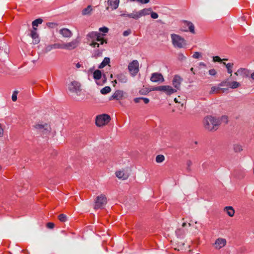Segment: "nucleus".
Wrapping results in <instances>:
<instances>
[{"instance_id":"nucleus-57","label":"nucleus","mask_w":254,"mask_h":254,"mask_svg":"<svg viewBox=\"0 0 254 254\" xmlns=\"http://www.w3.org/2000/svg\"><path fill=\"white\" fill-rule=\"evenodd\" d=\"M174 101H175L176 103H180V101H179L178 100V98H175L174 99Z\"/></svg>"},{"instance_id":"nucleus-43","label":"nucleus","mask_w":254,"mask_h":254,"mask_svg":"<svg viewBox=\"0 0 254 254\" xmlns=\"http://www.w3.org/2000/svg\"><path fill=\"white\" fill-rule=\"evenodd\" d=\"M209 74L211 75L214 76L216 74L217 72L215 69H211L209 70Z\"/></svg>"},{"instance_id":"nucleus-64","label":"nucleus","mask_w":254,"mask_h":254,"mask_svg":"<svg viewBox=\"0 0 254 254\" xmlns=\"http://www.w3.org/2000/svg\"><path fill=\"white\" fill-rule=\"evenodd\" d=\"M110 76H111V78H112L113 77V75L111 74Z\"/></svg>"},{"instance_id":"nucleus-1","label":"nucleus","mask_w":254,"mask_h":254,"mask_svg":"<svg viewBox=\"0 0 254 254\" xmlns=\"http://www.w3.org/2000/svg\"><path fill=\"white\" fill-rule=\"evenodd\" d=\"M88 44L94 48H99L100 46L106 43L104 35L96 32H92L87 35Z\"/></svg>"},{"instance_id":"nucleus-32","label":"nucleus","mask_w":254,"mask_h":254,"mask_svg":"<svg viewBox=\"0 0 254 254\" xmlns=\"http://www.w3.org/2000/svg\"><path fill=\"white\" fill-rule=\"evenodd\" d=\"M92 9L90 5H89L87 6V7L84 8L82 10V14L83 15H86L90 13V12L92 11Z\"/></svg>"},{"instance_id":"nucleus-51","label":"nucleus","mask_w":254,"mask_h":254,"mask_svg":"<svg viewBox=\"0 0 254 254\" xmlns=\"http://www.w3.org/2000/svg\"><path fill=\"white\" fill-rule=\"evenodd\" d=\"M75 67L76 68H79L80 67H82V64L80 63L75 64Z\"/></svg>"},{"instance_id":"nucleus-54","label":"nucleus","mask_w":254,"mask_h":254,"mask_svg":"<svg viewBox=\"0 0 254 254\" xmlns=\"http://www.w3.org/2000/svg\"><path fill=\"white\" fill-rule=\"evenodd\" d=\"M149 2V0H141V1H140V3H147Z\"/></svg>"},{"instance_id":"nucleus-20","label":"nucleus","mask_w":254,"mask_h":254,"mask_svg":"<svg viewBox=\"0 0 254 254\" xmlns=\"http://www.w3.org/2000/svg\"><path fill=\"white\" fill-rule=\"evenodd\" d=\"M60 33L64 37L70 38L72 36V33L67 28H62L60 30Z\"/></svg>"},{"instance_id":"nucleus-21","label":"nucleus","mask_w":254,"mask_h":254,"mask_svg":"<svg viewBox=\"0 0 254 254\" xmlns=\"http://www.w3.org/2000/svg\"><path fill=\"white\" fill-rule=\"evenodd\" d=\"M223 64L225 65L226 67L227 68V72L230 74V78L235 79L234 77L232 76V72H233V68L234 66V64L233 63H229L226 64L225 62L223 63Z\"/></svg>"},{"instance_id":"nucleus-7","label":"nucleus","mask_w":254,"mask_h":254,"mask_svg":"<svg viewBox=\"0 0 254 254\" xmlns=\"http://www.w3.org/2000/svg\"><path fill=\"white\" fill-rule=\"evenodd\" d=\"M107 203V198L105 195L100 194L95 200L94 208L96 209L102 208Z\"/></svg>"},{"instance_id":"nucleus-18","label":"nucleus","mask_w":254,"mask_h":254,"mask_svg":"<svg viewBox=\"0 0 254 254\" xmlns=\"http://www.w3.org/2000/svg\"><path fill=\"white\" fill-rule=\"evenodd\" d=\"M124 94L125 93L123 91L120 90H117L111 97L110 100L115 99L117 100H121L124 98Z\"/></svg>"},{"instance_id":"nucleus-45","label":"nucleus","mask_w":254,"mask_h":254,"mask_svg":"<svg viewBox=\"0 0 254 254\" xmlns=\"http://www.w3.org/2000/svg\"><path fill=\"white\" fill-rule=\"evenodd\" d=\"M178 59L180 61H183L186 59V57L182 53L178 55Z\"/></svg>"},{"instance_id":"nucleus-17","label":"nucleus","mask_w":254,"mask_h":254,"mask_svg":"<svg viewBox=\"0 0 254 254\" xmlns=\"http://www.w3.org/2000/svg\"><path fill=\"white\" fill-rule=\"evenodd\" d=\"M120 0H108V4L109 6L107 7L106 9L109 10L110 8L111 10H115L117 9L119 4Z\"/></svg>"},{"instance_id":"nucleus-61","label":"nucleus","mask_w":254,"mask_h":254,"mask_svg":"<svg viewBox=\"0 0 254 254\" xmlns=\"http://www.w3.org/2000/svg\"><path fill=\"white\" fill-rule=\"evenodd\" d=\"M101 53H102L101 52H98V53L97 54V55L100 56L101 54Z\"/></svg>"},{"instance_id":"nucleus-44","label":"nucleus","mask_w":254,"mask_h":254,"mask_svg":"<svg viewBox=\"0 0 254 254\" xmlns=\"http://www.w3.org/2000/svg\"><path fill=\"white\" fill-rule=\"evenodd\" d=\"M219 88H217L216 87H212L211 89V93H217L219 91Z\"/></svg>"},{"instance_id":"nucleus-30","label":"nucleus","mask_w":254,"mask_h":254,"mask_svg":"<svg viewBox=\"0 0 254 254\" xmlns=\"http://www.w3.org/2000/svg\"><path fill=\"white\" fill-rule=\"evenodd\" d=\"M165 160V157L163 155H158L156 157L155 161L157 163H160Z\"/></svg>"},{"instance_id":"nucleus-25","label":"nucleus","mask_w":254,"mask_h":254,"mask_svg":"<svg viewBox=\"0 0 254 254\" xmlns=\"http://www.w3.org/2000/svg\"><path fill=\"white\" fill-rule=\"evenodd\" d=\"M117 78L119 82L123 83H126L127 80V76L123 73L118 74Z\"/></svg>"},{"instance_id":"nucleus-9","label":"nucleus","mask_w":254,"mask_h":254,"mask_svg":"<svg viewBox=\"0 0 254 254\" xmlns=\"http://www.w3.org/2000/svg\"><path fill=\"white\" fill-rule=\"evenodd\" d=\"M219 85L220 86H228L231 89H236L241 86V84L236 81L230 82L228 80H226L222 81Z\"/></svg>"},{"instance_id":"nucleus-47","label":"nucleus","mask_w":254,"mask_h":254,"mask_svg":"<svg viewBox=\"0 0 254 254\" xmlns=\"http://www.w3.org/2000/svg\"><path fill=\"white\" fill-rule=\"evenodd\" d=\"M47 25L49 27L54 28L55 26H57V24L56 23H54V22H50V23H48L47 24Z\"/></svg>"},{"instance_id":"nucleus-15","label":"nucleus","mask_w":254,"mask_h":254,"mask_svg":"<svg viewBox=\"0 0 254 254\" xmlns=\"http://www.w3.org/2000/svg\"><path fill=\"white\" fill-rule=\"evenodd\" d=\"M150 80L154 82H163L164 81V79L163 75L161 73L156 72L151 74Z\"/></svg>"},{"instance_id":"nucleus-36","label":"nucleus","mask_w":254,"mask_h":254,"mask_svg":"<svg viewBox=\"0 0 254 254\" xmlns=\"http://www.w3.org/2000/svg\"><path fill=\"white\" fill-rule=\"evenodd\" d=\"M53 49H54L53 48V45H49L45 47L44 51L45 53H48Z\"/></svg>"},{"instance_id":"nucleus-59","label":"nucleus","mask_w":254,"mask_h":254,"mask_svg":"<svg viewBox=\"0 0 254 254\" xmlns=\"http://www.w3.org/2000/svg\"><path fill=\"white\" fill-rule=\"evenodd\" d=\"M112 82L113 83L114 86H115V84L117 83V80H115L113 81H112Z\"/></svg>"},{"instance_id":"nucleus-16","label":"nucleus","mask_w":254,"mask_h":254,"mask_svg":"<svg viewBox=\"0 0 254 254\" xmlns=\"http://www.w3.org/2000/svg\"><path fill=\"white\" fill-rule=\"evenodd\" d=\"M161 91L165 93L168 95H170L177 92V90L169 85H162Z\"/></svg>"},{"instance_id":"nucleus-27","label":"nucleus","mask_w":254,"mask_h":254,"mask_svg":"<svg viewBox=\"0 0 254 254\" xmlns=\"http://www.w3.org/2000/svg\"><path fill=\"white\" fill-rule=\"evenodd\" d=\"M102 76V72L100 70L97 69L93 72V77L95 80H97L100 79Z\"/></svg>"},{"instance_id":"nucleus-11","label":"nucleus","mask_w":254,"mask_h":254,"mask_svg":"<svg viewBox=\"0 0 254 254\" xmlns=\"http://www.w3.org/2000/svg\"><path fill=\"white\" fill-rule=\"evenodd\" d=\"M182 25L183 26L182 31H188L189 30L191 33H194V26L192 23L185 21L182 23Z\"/></svg>"},{"instance_id":"nucleus-19","label":"nucleus","mask_w":254,"mask_h":254,"mask_svg":"<svg viewBox=\"0 0 254 254\" xmlns=\"http://www.w3.org/2000/svg\"><path fill=\"white\" fill-rule=\"evenodd\" d=\"M116 176L119 179H122L123 180L127 179L129 177V175L124 171H117L116 172Z\"/></svg>"},{"instance_id":"nucleus-58","label":"nucleus","mask_w":254,"mask_h":254,"mask_svg":"<svg viewBox=\"0 0 254 254\" xmlns=\"http://www.w3.org/2000/svg\"><path fill=\"white\" fill-rule=\"evenodd\" d=\"M200 65H202L203 66H206V64L204 63H202V62L200 63Z\"/></svg>"},{"instance_id":"nucleus-42","label":"nucleus","mask_w":254,"mask_h":254,"mask_svg":"<svg viewBox=\"0 0 254 254\" xmlns=\"http://www.w3.org/2000/svg\"><path fill=\"white\" fill-rule=\"evenodd\" d=\"M99 31L100 32H103L104 33H107L108 32L109 29L106 27H101V28H99Z\"/></svg>"},{"instance_id":"nucleus-23","label":"nucleus","mask_w":254,"mask_h":254,"mask_svg":"<svg viewBox=\"0 0 254 254\" xmlns=\"http://www.w3.org/2000/svg\"><path fill=\"white\" fill-rule=\"evenodd\" d=\"M224 211L227 213V214L230 217H233L235 214V210L232 206H226L224 208Z\"/></svg>"},{"instance_id":"nucleus-63","label":"nucleus","mask_w":254,"mask_h":254,"mask_svg":"<svg viewBox=\"0 0 254 254\" xmlns=\"http://www.w3.org/2000/svg\"><path fill=\"white\" fill-rule=\"evenodd\" d=\"M90 71L92 72V69H91H91H90L88 70V72H90Z\"/></svg>"},{"instance_id":"nucleus-50","label":"nucleus","mask_w":254,"mask_h":254,"mask_svg":"<svg viewBox=\"0 0 254 254\" xmlns=\"http://www.w3.org/2000/svg\"><path fill=\"white\" fill-rule=\"evenodd\" d=\"M142 100L143 101L145 104H147L149 102V99L147 98L142 97Z\"/></svg>"},{"instance_id":"nucleus-31","label":"nucleus","mask_w":254,"mask_h":254,"mask_svg":"<svg viewBox=\"0 0 254 254\" xmlns=\"http://www.w3.org/2000/svg\"><path fill=\"white\" fill-rule=\"evenodd\" d=\"M111 91V89L109 86H106L101 90V93L102 94H106L110 92Z\"/></svg>"},{"instance_id":"nucleus-6","label":"nucleus","mask_w":254,"mask_h":254,"mask_svg":"<svg viewBox=\"0 0 254 254\" xmlns=\"http://www.w3.org/2000/svg\"><path fill=\"white\" fill-rule=\"evenodd\" d=\"M128 69L130 74L135 76L139 71V63L137 60H133L128 65Z\"/></svg>"},{"instance_id":"nucleus-26","label":"nucleus","mask_w":254,"mask_h":254,"mask_svg":"<svg viewBox=\"0 0 254 254\" xmlns=\"http://www.w3.org/2000/svg\"><path fill=\"white\" fill-rule=\"evenodd\" d=\"M110 61V58H105L103 60V61H102V62L99 65L98 68H103L106 65L109 64Z\"/></svg>"},{"instance_id":"nucleus-55","label":"nucleus","mask_w":254,"mask_h":254,"mask_svg":"<svg viewBox=\"0 0 254 254\" xmlns=\"http://www.w3.org/2000/svg\"><path fill=\"white\" fill-rule=\"evenodd\" d=\"M187 165L190 167L191 165L192 162L191 161L188 160L187 162Z\"/></svg>"},{"instance_id":"nucleus-33","label":"nucleus","mask_w":254,"mask_h":254,"mask_svg":"<svg viewBox=\"0 0 254 254\" xmlns=\"http://www.w3.org/2000/svg\"><path fill=\"white\" fill-rule=\"evenodd\" d=\"M59 219L61 222H64L67 220V217L64 214H61L58 216Z\"/></svg>"},{"instance_id":"nucleus-62","label":"nucleus","mask_w":254,"mask_h":254,"mask_svg":"<svg viewBox=\"0 0 254 254\" xmlns=\"http://www.w3.org/2000/svg\"><path fill=\"white\" fill-rule=\"evenodd\" d=\"M190 70H191L192 72H193V67H191V68H190Z\"/></svg>"},{"instance_id":"nucleus-13","label":"nucleus","mask_w":254,"mask_h":254,"mask_svg":"<svg viewBox=\"0 0 254 254\" xmlns=\"http://www.w3.org/2000/svg\"><path fill=\"white\" fill-rule=\"evenodd\" d=\"M78 44V41L77 40H74L70 42L64 43V49L67 50H71L75 49Z\"/></svg>"},{"instance_id":"nucleus-29","label":"nucleus","mask_w":254,"mask_h":254,"mask_svg":"<svg viewBox=\"0 0 254 254\" xmlns=\"http://www.w3.org/2000/svg\"><path fill=\"white\" fill-rule=\"evenodd\" d=\"M42 21L43 20L41 18H38L33 21L32 23L33 29L36 30L37 29L36 27L38 26V25L41 24L42 23Z\"/></svg>"},{"instance_id":"nucleus-56","label":"nucleus","mask_w":254,"mask_h":254,"mask_svg":"<svg viewBox=\"0 0 254 254\" xmlns=\"http://www.w3.org/2000/svg\"><path fill=\"white\" fill-rule=\"evenodd\" d=\"M251 77L254 80V71L251 74Z\"/></svg>"},{"instance_id":"nucleus-2","label":"nucleus","mask_w":254,"mask_h":254,"mask_svg":"<svg viewBox=\"0 0 254 254\" xmlns=\"http://www.w3.org/2000/svg\"><path fill=\"white\" fill-rule=\"evenodd\" d=\"M220 124V120L212 116L206 117L203 120V125L205 128L209 131L217 130Z\"/></svg>"},{"instance_id":"nucleus-37","label":"nucleus","mask_w":254,"mask_h":254,"mask_svg":"<svg viewBox=\"0 0 254 254\" xmlns=\"http://www.w3.org/2000/svg\"><path fill=\"white\" fill-rule=\"evenodd\" d=\"M17 94H18V91H14L12 94V100L14 102L16 101V100H17Z\"/></svg>"},{"instance_id":"nucleus-22","label":"nucleus","mask_w":254,"mask_h":254,"mask_svg":"<svg viewBox=\"0 0 254 254\" xmlns=\"http://www.w3.org/2000/svg\"><path fill=\"white\" fill-rule=\"evenodd\" d=\"M30 35L32 38L33 39V42L34 44H37L39 42L40 40L39 38V35L36 32V30L33 29L31 30Z\"/></svg>"},{"instance_id":"nucleus-49","label":"nucleus","mask_w":254,"mask_h":254,"mask_svg":"<svg viewBox=\"0 0 254 254\" xmlns=\"http://www.w3.org/2000/svg\"><path fill=\"white\" fill-rule=\"evenodd\" d=\"M130 33H131V31L130 30L125 31L123 32V35L124 36H127L129 35L130 34Z\"/></svg>"},{"instance_id":"nucleus-46","label":"nucleus","mask_w":254,"mask_h":254,"mask_svg":"<svg viewBox=\"0 0 254 254\" xmlns=\"http://www.w3.org/2000/svg\"><path fill=\"white\" fill-rule=\"evenodd\" d=\"M54 226L55 224L53 223L49 222L47 224V227L49 229H53L54 228Z\"/></svg>"},{"instance_id":"nucleus-38","label":"nucleus","mask_w":254,"mask_h":254,"mask_svg":"<svg viewBox=\"0 0 254 254\" xmlns=\"http://www.w3.org/2000/svg\"><path fill=\"white\" fill-rule=\"evenodd\" d=\"M201 57V54L198 52H194L192 55V57L194 59H199Z\"/></svg>"},{"instance_id":"nucleus-53","label":"nucleus","mask_w":254,"mask_h":254,"mask_svg":"<svg viewBox=\"0 0 254 254\" xmlns=\"http://www.w3.org/2000/svg\"><path fill=\"white\" fill-rule=\"evenodd\" d=\"M140 100H142V97L135 98L134 99V101L135 103H138V102H139Z\"/></svg>"},{"instance_id":"nucleus-24","label":"nucleus","mask_w":254,"mask_h":254,"mask_svg":"<svg viewBox=\"0 0 254 254\" xmlns=\"http://www.w3.org/2000/svg\"><path fill=\"white\" fill-rule=\"evenodd\" d=\"M152 9L151 8H144L143 9H141L139 11H138L140 17L143 16L147 15L150 14V12L151 11Z\"/></svg>"},{"instance_id":"nucleus-28","label":"nucleus","mask_w":254,"mask_h":254,"mask_svg":"<svg viewBox=\"0 0 254 254\" xmlns=\"http://www.w3.org/2000/svg\"><path fill=\"white\" fill-rule=\"evenodd\" d=\"M128 16L129 18H133L134 19H138L140 18L139 12L136 11H133L131 13H129Z\"/></svg>"},{"instance_id":"nucleus-8","label":"nucleus","mask_w":254,"mask_h":254,"mask_svg":"<svg viewBox=\"0 0 254 254\" xmlns=\"http://www.w3.org/2000/svg\"><path fill=\"white\" fill-rule=\"evenodd\" d=\"M68 88L70 91L75 93L77 95H80L81 89L80 84L79 82L75 81H71L68 85Z\"/></svg>"},{"instance_id":"nucleus-3","label":"nucleus","mask_w":254,"mask_h":254,"mask_svg":"<svg viewBox=\"0 0 254 254\" xmlns=\"http://www.w3.org/2000/svg\"><path fill=\"white\" fill-rule=\"evenodd\" d=\"M171 38L173 45L176 48H183L187 45L185 39L178 34H171Z\"/></svg>"},{"instance_id":"nucleus-10","label":"nucleus","mask_w":254,"mask_h":254,"mask_svg":"<svg viewBox=\"0 0 254 254\" xmlns=\"http://www.w3.org/2000/svg\"><path fill=\"white\" fill-rule=\"evenodd\" d=\"M227 244V241L225 238H218L217 239L213 246L216 250H220L224 247Z\"/></svg>"},{"instance_id":"nucleus-12","label":"nucleus","mask_w":254,"mask_h":254,"mask_svg":"<svg viewBox=\"0 0 254 254\" xmlns=\"http://www.w3.org/2000/svg\"><path fill=\"white\" fill-rule=\"evenodd\" d=\"M250 74L249 70L245 68H240L234 73L235 75L240 76L242 78L249 77Z\"/></svg>"},{"instance_id":"nucleus-60","label":"nucleus","mask_w":254,"mask_h":254,"mask_svg":"<svg viewBox=\"0 0 254 254\" xmlns=\"http://www.w3.org/2000/svg\"><path fill=\"white\" fill-rule=\"evenodd\" d=\"M187 225V224L186 223H183V224H182V226L183 227H184L185 226H186Z\"/></svg>"},{"instance_id":"nucleus-40","label":"nucleus","mask_w":254,"mask_h":254,"mask_svg":"<svg viewBox=\"0 0 254 254\" xmlns=\"http://www.w3.org/2000/svg\"><path fill=\"white\" fill-rule=\"evenodd\" d=\"M150 15H151V18H152L153 19H156L158 17V15L157 13L155 12H152V11L150 12Z\"/></svg>"},{"instance_id":"nucleus-52","label":"nucleus","mask_w":254,"mask_h":254,"mask_svg":"<svg viewBox=\"0 0 254 254\" xmlns=\"http://www.w3.org/2000/svg\"><path fill=\"white\" fill-rule=\"evenodd\" d=\"M3 133V129L1 127V124H0V136H2Z\"/></svg>"},{"instance_id":"nucleus-39","label":"nucleus","mask_w":254,"mask_h":254,"mask_svg":"<svg viewBox=\"0 0 254 254\" xmlns=\"http://www.w3.org/2000/svg\"><path fill=\"white\" fill-rule=\"evenodd\" d=\"M234 150L236 152H240L242 150V147L239 145H236L234 146Z\"/></svg>"},{"instance_id":"nucleus-34","label":"nucleus","mask_w":254,"mask_h":254,"mask_svg":"<svg viewBox=\"0 0 254 254\" xmlns=\"http://www.w3.org/2000/svg\"><path fill=\"white\" fill-rule=\"evenodd\" d=\"M53 49H64L63 44L56 43L53 44Z\"/></svg>"},{"instance_id":"nucleus-48","label":"nucleus","mask_w":254,"mask_h":254,"mask_svg":"<svg viewBox=\"0 0 254 254\" xmlns=\"http://www.w3.org/2000/svg\"><path fill=\"white\" fill-rule=\"evenodd\" d=\"M121 14H120V16L121 17H128L129 18V16L128 15H129V14L128 13H127L126 12H121Z\"/></svg>"},{"instance_id":"nucleus-14","label":"nucleus","mask_w":254,"mask_h":254,"mask_svg":"<svg viewBox=\"0 0 254 254\" xmlns=\"http://www.w3.org/2000/svg\"><path fill=\"white\" fill-rule=\"evenodd\" d=\"M182 80L183 79L179 75H176L174 76L172 80V84L175 87L174 89H176L177 90L180 89Z\"/></svg>"},{"instance_id":"nucleus-35","label":"nucleus","mask_w":254,"mask_h":254,"mask_svg":"<svg viewBox=\"0 0 254 254\" xmlns=\"http://www.w3.org/2000/svg\"><path fill=\"white\" fill-rule=\"evenodd\" d=\"M223 61H227V59H224L222 60L218 56H214L213 57V61L214 62H220Z\"/></svg>"},{"instance_id":"nucleus-4","label":"nucleus","mask_w":254,"mask_h":254,"mask_svg":"<svg viewBox=\"0 0 254 254\" xmlns=\"http://www.w3.org/2000/svg\"><path fill=\"white\" fill-rule=\"evenodd\" d=\"M111 121V117L107 114L98 115L96 118V125L99 127L107 125Z\"/></svg>"},{"instance_id":"nucleus-5","label":"nucleus","mask_w":254,"mask_h":254,"mask_svg":"<svg viewBox=\"0 0 254 254\" xmlns=\"http://www.w3.org/2000/svg\"><path fill=\"white\" fill-rule=\"evenodd\" d=\"M34 127L39 132L43 134H48L51 132L50 125L47 123H38L34 126Z\"/></svg>"},{"instance_id":"nucleus-41","label":"nucleus","mask_w":254,"mask_h":254,"mask_svg":"<svg viewBox=\"0 0 254 254\" xmlns=\"http://www.w3.org/2000/svg\"><path fill=\"white\" fill-rule=\"evenodd\" d=\"M150 91H161V86L152 87L150 90Z\"/></svg>"}]
</instances>
